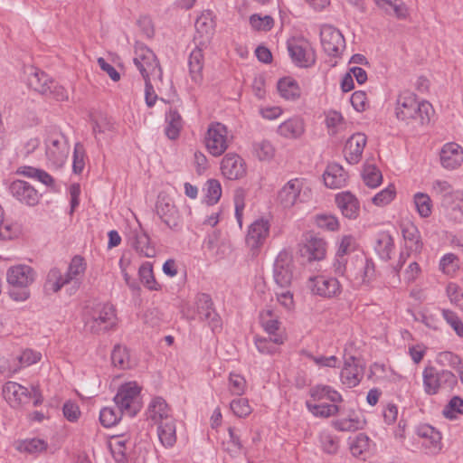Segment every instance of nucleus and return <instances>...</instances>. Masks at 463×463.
Listing matches in <instances>:
<instances>
[{
	"mask_svg": "<svg viewBox=\"0 0 463 463\" xmlns=\"http://www.w3.org/2000/svg\"><path fill=\"white\" fill-rule=\"evenodd\" d=\"M431 105L428 101L419 102L416 95L409 90L402 91L396 100L395 115L399 120H419L420 124L430 121Z\"/></svg>",
	"mask_w": 463,
	"mask_h": 463,
	"instance_id": "obj_1",
	"label": "nucleus"
},
{
	"mask_svg": "<svg viewBox=\"0 0 463 463\" xmlns=\"http://www.w3.org/2000/svg\"><path fill=\"white\" fill-rule=\"evenodd\" d=\"M423 389L428 395L449 393L458 385V377L449 370L427 366L422 372Z\"/></svg>",
	"mask_w": 463,
	"mask_h": 463,
	"instance_id": "obj_2",
	"label": "nucleus"
},
{
	"mask_svg": "<svg viewBox=\"0 0 463 463\" xmlns=\"http://www.w3.org/2000/svg\"><path fill=\"white\" fill-rule=\"evenodd\" d=\"M116 326V310L109 304L98 306L84 316L85 330L91 334L99 335L113 330Z\"/></svg>",
	"mask_w": 463,
	"mask_h": 463,
	"instance_id": "obj_3",
	"label": "nucleus"
},
{
	"mask_svg": "<svg viewBox=\"0 0 463 463\" xmlns=\"http://www.w3.org/2000/svg\"><path fill=\"white\" fill-rule=\"evenodd\" d=\"M311 198V189L302 178L288 181L278 192L277 201L285 209L303 203Z\"/></svg>",
	"mask_w": 463,
	"mask_h": 463,
	"instance_id": "obj_4",
	"label": "nucleus"
},
{
	"mask_svg": "<svg viewBox=\"0 0 463 463\" xmlns=\"http://www.w3.org/2000/svg\"><path fill=\"white\" fill-rule=\"evenodd\" d=\"M133 61L144 80L153 79L154 80L162 81V69L156 54L149 48L144 45H137Z\"/></svg>",
	"mask_w": 463,
	"mask_h": 463,
	"instance_id": "obj_5",
	"label": "nucleus"
},
{
	"mask_svg": "<svg viewBox=\"0 0 463 463\" xmlns=\"http://www.w3.org/2000/svg\"><path fill=\"white\" fill-rule=\"evenodd\" d=\"M140 391L141 388L136 382H128L119 387L114 402L121 412L132 417L140 411Z\"/></svg>",
	"mask_w": 463,
	"mask_h": 463,
	"instance_id": "obj_6",
	"label": "nucleus"
},
{
	"mask_svg": "<svg viewBox=\"0 0 463 463\" xmlns=\"http://www.w3.org/2000/svg\"><path fill=\"white\" fill-rule=\"evenodd\" d=\"M70 154V144L67 137L60 132H53L45 140V155L47 160L55 167L62 166Z\"/></svg>",
	"mask_w": 463,
	"mask_h": 463,
	"instance_id": "obj_7",
	"label": "nucleus"
},
{
	"mask_svg": "<svg viewBox=\"0 0 463 463\" xmlns=\"http://www.w3.org/2000/svg\"><path fill=\"white\" fill-rule=\"evenodd\" d=\"M292 61L298 67L308 68L315 64L316 54L310 43L304 38H291L287 43Z\"/></svg>",
	"mask_w": 463,
	"mask_h": 463,
	"instance_id": "obj_8",
	"label": "nucleus"
},
{
	"mask_svg": "<svg viewBox=\"0 0 463 463\" xmlns=\"http://www.w3.org/2000/svg\"><path fill=\"white\" fill-rule=\"evenodd\" d=\"M205 146L213 156H222L229 147L228 129L222 123H212L205 136Z\"/></svg>",
	"mask_w": 463,
	"mask_h": 463,
	"instance_id": "obj_9",
	"label": "nucleus"
},
{
	"mask_svg": "<svg viewBox=\"0 0 463 463\" xmlns=\"http://www.w3.org/2000/svg\"><path fill=\"white\" fill-rule=\"evenodd\" d=\"M308 288L313 294L323 298H335L341 294L342 286L336 278L315 276L308 279Z\"/></svg>",
	"mask_w": 463,
	"mask_h": 463,
	"instance_id": "obj_10",
	"label": "nucleus"
},
{
	"mask_svg": "<svg viewBox=\"0 0 463 463\" xmlns=\"http://www.w3.org/2000/svg\"><path fill=\"white\" fill-rule=\"evenodd\" d=\"M273 278L276 284L281 288H289L293 279V260L287 252H280L274 263Z\"/></svg>",
	"mask_w": 463,
	"mask_h": 463,
	"instance_id": "obj_11",
	"label": "nucleus"
},
{
	"mask_svg": "<svg viewBox=\"0 0 463 463\" xmlns=\"http://www.w3.org/2000/svg\"><path fill=\"white\" fill-rule=\"evenodd\" d=\"M195 308L198 318L202 321H207L213 331L221 327V318L216 313L209 295L205 293L198 294L195 299Z\"/></svg>",
	"mask_w": 463,
	"mask_h": 463,
	"instance_id": "obj_12",
	"label": "nucleus"
},
{
	"mask_svg": "<svg viewBox=\"0 0 463 463\" xmlns=\"http://www.w3.org/2000/svg\"><path fill=\"white\" fill-rule=\"evenodd\" d=\"M320 38L322 47L328 55L338 56L345 48V39L341 32L333 26L321 28Z\"/></svg>",
	"mask_w": 463,
	"mask_h": 463,
	"instance_id": "obj_13",
	"label": "nucleus"
},
{
	"mask_svg": "<svg viewBox=\"0 0 463 463\" xmlns=\"http://www.w3.org/2000/svg\"><path fill=\"white\" fill-rule=\"evenodd\" d=\"M269 222L264 219H258L250 225L246 244L253 253L257 252L265 243L269 234Z\"/></svg>",
	"mask_w": 463,
	"mask_h": 463,
	"instance_id": "obj_14",
	"label": "nucleus"
},
{
	"mask_svg": "<svg viewBox=\"0 0 463 463\" xmlns=\"http://www.w3.org/2000/svg\"><path fill=\"white\" fill-rule=\"evenodd\" d=\"M417 435L422 439L421 446L428 455H438L442 449L441 434L432 426L420 425L417 428Z\"/></svg>",
	"mask_w": 463,
	"mask_h": 463,
	"instance_id": "obj_15",
	"label": "nucleus"
},
{
	"mask_svg": "<svg viewBox=\"0 0 463 463\" xmlns=\"http://www.w3.org/2000/svg\"><path fill=\"white\" fill-rule=\"evenodd\" d=\"M9 192L17 201L29 206L38 203L40 194L28 182L14 180L9 185Z\"/></svg>",
	"mask_w": 463,
	"mask_h": 463,
	"instance_id": "obj_16",
	"label": "nucleus"
},
{
	"mask_svg": "<svg viewBox=\"0 0 463 463\" xmlns=\"http://www.w3.org/2000/svg\"><path fill=\"white\" fill-rule=\"evenodd\" d=\"M6 279L11 287L29 288L35 279V271L28 265H15L8 269Z\"/></svg>",
	"mask_w": 463,
	"mask_h": 463,
	"instance_id": "obj_17",
	"label": "nucleus"
},
{
	"mask_svg": "<svg viewBox=\"0 0 463 463\" xmlns=\"http://www.w3.org/2000/svg\"><path fill=\"white\" fill-rule=\"evenodd\" d=\"M109 448L117 463H128L131 460L133 442L128 436H112L109 440Z\"/></svg>",
	"mask_w": 463,
	"mask_h": 463,
	"instance_id": "obj_18",
	"label": "nucleus"
},
{
	"mask_svg": "<svg viewBox=\"0 0 463 463\" xmlns=\"http://www.w3.org/2000/svg\"><path fill=\"white\" fill-rule=\"evenodd\" d=\"M221 171L230 180L240 179L246 174L245 162L239 155L228 153L222 160Z\"/></svg>",
	"mask_w": 463,
	"mask_h": 463,
	"instance_id": "obj_19",
	"label": "nucleus"
},
{
	"mask_svg": "<svg viewBox=\"0 0 463 463\" xmlns=\"http://www.w3.org/2000/svg\"><path fill=\"white\" fill-rule=\"evenodd\" d=\"M156 213L170 229H175L180 223L178 210L167 197H159L156 203Z\"/></svg>",
	"mask_w": 463,
	"mask_h": 463,
	"instance_id": "obj_20",
	"label": "nucleus"
},
{
	"mask_svg": "<svg viewBox=\"0 0 463 463\" xmlns=\"http://www.w3.org/2000/svg\"><path fill=\"white\" fill-rule=\"evenodd\" d=\"M366 142L367 137L363 133H355L348 138L344 148V154L349 164L354 165L361 160Z\"/></svg>",
	"mask_w": 463,
	"mask_h": 463,
	"instance_id": "obj_21",
	"label": "nucleus"
},
{
	"mask_svg": "<svg viewBox=\"0 0 463 463\" xmlns=\"http://www.w3.org/2000/svg\"><path fill=\"white\" fill-rule=\"evenodd\" d=\"M441 165L449 170H453L463 163V149L454 142L445 144L440 151Z\"/></svg>",
	"mask_w": 463,
	"mask_h": 463,
	"instance_id": "obj_22",
	"label": "nucleus"
},
{
	"mask_svg": "<svg viewBox=\"0 0 463 463\" xmlns=\"http://www.w3.org/2000/svg\"><path fill=\"white\" fill-rule=\"evenodd\" d=\"M326 254V242L324 239L315 235H309L303 248L301 255L306 257L308 261L321 260Z\"/></svg>",
	"mask_w": 463,
	"mask_h": 463,
	"instance_id": "obj_23",
	"label": "nucleus"
},
{
	"mask_svg": "<svg viewBox=\"0 0 463 463\" xmlns=\"http://www.w3.org/2000/svg\"><path fill=\"white\" fill-rule=\"evenodd\" d=\"M147 418L153 421L154 424L175 420L170 407L162 397H155L152 399L147 409Z\"/></svg>",
	"mask_w": 463,
	"mask_h": 463,
	"instance_id": "obj_24",
	"label": "nucleus"
},
{
	"mask_svg": "<svg viewBox=\"0 0 463 463\" xmlns=\"http://www.w3.org/2000/svg\"><path fill=\"white\" fill-rule=\"evenodd\" d=\"M306 130L304 119L300 117H292L278 127V134L285 138L298 139Z\"/></svg>",
	"mask_w": 463,
	"mask_h": 463,
	"instance_id": "obj_25",
	"label": "nucleus"
},
{
	"mask_svg": "<svg viewBox=\"0 0 463 463\" xmlns=\"http://www.w3.org/2000/svg\"><path fill=\"white\" fill-rule=\"evenodd\" d=\"M362 374V369L359 368L355 358L354 356L346 358L340 373L342 383L348 388L354 387L359 384Z\"/></svg>",
	"mask_w": 463,
	"mask_h": 463,
	"instance_id": "obj_26",
	"label": "nucleus"
},
{
	"mask_svg": "<svg viewBox=\"0 0 463 463\" xmlns=\"http://www.w3.org/2000/svg\"><path fill=\"white\" fill-rule=\"evenodd\" d=\"M3 395L12 407H17L28 399V390L17 383L7 382L3 387Z\"/></svg>",
	"mask_w": 463,
	"mask_h": 463,
	"instance_id": "obj_27",
	"label": "nucleus"
},
{
	"mask_svg": "<svg viewBox=\"0 0 463 463\" xmlns=\"http://www.w3.org/2000/svg\"><path fill=\"white\" fill-rule=\"evenodd\" d=\"M325 184L332 189H339L345 185L347 174L338 164H331L324 173Z\"/></svg>",
	"mask_w": 463,
	"mask_h": 463,
	"instance_id": "obj_28",
	"label": "nucleus"
},
{
	"mask_svg": "<svg viewBox=\"0 0 463 463\" xmlns=\"http://www.w3.org/2000/svg\"><path fill=\"white\" fill-rule=\"evenodd\" d=\"M335 202L342 214L348 219H355L359 213V203L351 193H342L336 195Z\"/></svg>",
	"mask_w": 463,
	"mask_h": 463,
	"instance_id": "obj_29",
	"label": "nucleus"
},
{
	"mask_svg": "<svg viewBox=\"0 0 463 463\" xmlns=\"http://www.w3.org/2000/svg\"><path fill=\"white\" fill-rule=\"evenodd\" d=\"M401 229L406 247L411 251L420 252L423 243L418 227L414 223L407 222L402 224Z\"/></svg>",
	"mask_w": 463,
	"mask_h": 463,
	"instance_id": "obj_30",
	"label": "nucleus"
},
{
	"mask_svg": "<svg viewBox=\"0 0 463 463\" xmlns=\"http://www.w3.org/2000/svg\"><path fill=\"white\" fill-rule=\"evenodd\" d=\"M27 80L29 87L42 95H47L51 91L50 84H52V80L36 68H31Z\"/></svg>",
	"mask_w": 463,
	"mask_h": 463,
	"instance_id": "obj_31",
	"label": "nucleus"
},
{
	"mask_svg": "<svg viewBox=\"0 0 463 463\" xmlns=\"http://www.w3.org/2000/svg\"><path fill=\"white\" fill-rule=\"evenodd\" d=\"M196 33L199 35L201 40L199 44L203 45L207 43L212 35L214 33L215 23L211 17L210 14H203L195 21Z\"/></svg>",
	"mask_w": 463,
	"mask_h": 463,
	"instance_id": "obj_32",
	"label": "nucleus"
},
{
	"mask_svg": "<svg viewBox=\"0 0 463 463\" xmlns=\"http://www.w3.org/2000/svg\"><path fill=\"white\" fill-rule=\"evenodd\" d=\"M277 89L280 97L286 100H297L301 95V90L297 80L291 77L280 79L278 81Z\"/></svg>",
	"mask_w": 463,
	"mask_h": 463,
	"instance_id": "obj_33",
	"label": "nucleus"
},
{
	"mask_svg": "<svg viewBox=\"0 0 463 463\" xmlns=\"http://www.w3.org/2000/svg\"><path fill=\"white\" fill-rule=\"evenodd\" d=\"M87 269L85 260L80 256H74L69 266L67 271L64 273L70 283H74L79 287Z\"/></svg>",
	"mask_w": 463,
	"mask_h": 463,
	"instance_id": "obj_34",
	"label": "nucleus"
},
{
	"mask_svg": "<svg viewBox=\"0 0 463 463\" xmlns=\"http://www.w3.org/2000/svg\"><path fill=\"white\" fill-rule=\"evenodd\" d=\"M312 402H321L328 400L333 403H338L343 401L341 394L328 385H316L309 391Z\"/></svg>",
	"mask_w": 463,
	"mask_h": 463,
	"instance_id": "obj_35",
	"label": "nucleus"
},
{
	"mask_svg": "<svg viewBox=\"0 0 463 463\" xmlns=\"http://www.w3.org/2000/svg\"><path fill=\"white\" fill-rule=\"evenodd\" d=\"M285 341L284 334H278L273 335H269L267 337H255V345L258 351L261 354H273L278 351V345H280Z\"/></svg>",
	"mask_w": 463,
	"mask_h": 463,
	"instance_id": "obj_36",
	"label": "nucleus"
},
{
	"mask_svg": "<svg viewBox=\"0 0 463 463\" xmlns=\"http://www.w3.org/2000/svg\"><path fill=\"white\" fill-rule=\"evenodd\" d=\"M190 76L195 83L203 80V54L200 47H195L190 53L189 61Z\"/></svg>",
	"mask_w": 463,
	"mask_h": 463,
	"instance_id": "obj_37",
	"label": "nucleus"
},
{
	"mask_svg": "<svg viewBox=\"0 0 463 463\" xmlns=\"http://www.w3.org/2000/svg\"><path fill=\"white\" fill-rule=\"evenodd\" d=\"M157 426V436L165 447H172L176 441L175 420L161 421L156 423Z\"/></svg>",
	"mask_w": 463,
	"mask_h": 463,
	"instance_id": "obj_38",
	"label": "nucleus"
},
{
	"mask_svg": "<svg viewBox=\"0 0 463 463\" xmlns=\"http://www.w3.org/2000/svg\"><path fill=\"white\" fill-rule=\"evenodd\" d=\"M16 173L25 177L35 179L46 186H53L54 179L46 171L30 165L20 166Z\"/></svg>",
	"mask_w": 463,
	"mask_h": 463,
	"instance_id": "obj_39",
	"label": "nucleus"
},
{
	"mask_svg": "<svg viewBox=\"0 0 463 463\" xmlns=\"http://www.w3.org/2000/svg\"><path fill=\"white\" fill-rule=\"evenodd\" d=\"M260 322L265 332L269 335L283 334L280 330L279 317L271 309H266L260 313Z\"/></svg>",
	"mask_w": 463,
	"mask_h": 463,
	"instance_id": "obj_40",
	"label": "nucleus"
},
{
	"mask_svg": "<svg viewBox=\"0 0 463 463\" xmlns=\"http://www.w3.org/2000/svg\"><path fill=\"white\" fill-rule=\"evenodd\" d=\"M394 243L392 237L388 232H380L376 238L375 251L383 260H389L393 250Z\"/></svg>",
	"mask_w": 463,
	"mask_h": 463,
	"instance_id": "obj_41",
	"label": "nucleus"
},
{
	"mask_svg": "<svg viewBox=\"0 0 463 463\" xmlns=\"http://www.w3.org/2000/svg\"><path fill=\"white\" fill-rule=\"evenodd\" d=\"M167 127L165 134L170 139H175L179 137L183 128V119L179 112L175 109H170L165 117Z\"/></svg>",
	"mask_w": 463,
	"mask_h": 463,
	"instance_id": "obj_42",
	"label": "nucleus"
},
{
	"mask_svg": "<svg viewBox=\"0 0 463 463\" xmlns=\"http://www.w3.org/2000/svg\"><path fill=\"white\" fill-rule=\"evenodd\" d=\"M316 402L307 401V410L315 416L320 418H328L335 416L339 412V406L336 403H315Z\"/></svg>",
	"mask_w": 463,
	"mask_h": 463,
	"instance_id": "obj_43",
	"label": "nucleus"
},
{
	"mask_svg": "<svg viewBox=\"0 0 463 463\" xmlns=\"http://www.w3.org/2000/svg\"><path fill=\"white\" fill-rule=\"evenodd\" d=\"M374 2L387 14L392 10L398 19H405L408 16V9L402 0H374Z\"/></svg>",
	"mask_w": 463,
	"mask_h": 463,
	"instance_id": "obj_44",
	"label": "nucleus"
},
{
	"mask_svg": "<svg viewBox=\"0 0 463 463\" xmlns=\"http://www.w3.org/2000/svg\"><path fill=\"white\" fill-rule=\"evenodd\" d=\"M68 284H70L69 279L59 269L53 268L50 269L45 282V288L47 290L56 293L60 291L63 286Z\"/></svg>",
	"mask_w": 463,
	"mask_h": 463,
	"instance_id": "obj_45",
	"label": "nucleus"
},
{
	"mask_svg": "<svg viewBox=\"0 0 463 463\" xmlns=\"http://www.w3.org/2000/svg\"><path fill=\"white\" fill-rule=\"evenodd\" d=\"M431 193L437 196L442 197L441 203L447 209L449 203H446V200L448 198L454 200L455 194L458 192H453L452 186L448 181L435 180L431 185Z\"/></svg>",
	"mask_w": 463,
	"mask_h": 463,
	"instance_id": "obj_46",
	"label": "nucleus"
},
{
	"mask_svg": "<svg viewBox=\"0 0 463 463\" xmlns=\"http://www.w3.org/2000/svg\"><path fill=\"white\" fill-rule=\"evenodd\" d=\"M133 244L136 250L146 258H153L156 254V248L151 244L148 235L145 232H137Z\"/></svg>",
	"mask_w": 463,
	"mask_h": 463,
	"instance_id": "obj_47",
	"label": "nucleus"
},
{
	"mask_svg": "<svg viewBox=\"0 0 463 463\" xmlns=\"http://www.w3.org/2000/svg\"><path fill=\"white\" fill-rule=\"evenodd\" d=\"M446 203H449L446 209L448 216L456 222H463V194H455V199L448 198Z\"/></svg>",
	"mask_w": 463,
	"mask_h": 463,
	"instance_id": "obj_48",
	"label": "nucleus"
},
{
	"mask_svg": "<svg viewBox=\"0 0 463 463\" xmlns=\"http://www.w3.org/2000/svg\"><path fill=\"white\" fill-rule=\"evenodd\" d=\"M326 126L330 136H335L345 130V123L341 113L331 110L326 115Z\"/></svg>",
	"mask_w": 463,
	"mask_h": 463,
	"instance_id": "obj_49",
	"label": "nucleus"
},
{
	"mask_svg": "<svg viewBox=\"0 0 463 463\" xmlns=\"http://www.w3.org/2000/svg\"><path fill=\"white\" fill-rule=\"evenodd\" d=\"M138 274L143 285L149 290H159L160 285L155 279L152 264L145 262L138 269Z\"/></svg>",
	"mask_w": 463,
	"mask_h": 463,
	"instance_id": "obj_50",
	"label": "nucleus"
},
{
	"mask_svg": "<svg viewBox=\"0 0 463 463\" xmlns=\"http://www.w3.org/2000/svg\"><path fill=\"white\" fill-rule=\"evenodd\" d=\"M229 438L222 442L223 449L232 456L238 455L242 450V444L239 430L233 427L228 429Z\"/></svg>",
	"mask_w": 463,
	"mask_h": 463,
	"instance_id": "obj_51",
	"label": "nucleus"
},
{
	"mask_svg": "<svg viewBox=\"0 0 463 463\" xmlns=\"http://www.w3.org/2000/svg\"><path fill=\"white\" fill-rule=\"evenodd\" d=\"M111 362L115 367L125 370L130 367V360L125 346L116 345L111 353Z\"/></svg>",
	"mask_w": 463,
	"mask_h": 463,
	"instance_id": "obj_52",
	"label": "nucleus"
},
{
	"mask_svg": "<svg viewBox=\"0 0 463 463\" xmlns=\"http://www.w3.org/2000/svg\"><path fill=\"white\" fill-rule=\"evenodd\" d=\"M413 202L419 215L427 218L431 214L432 203L430 197L425 193H417L413 196Z\"/></svg>",
	"mask_w": 463,
	"mask_h": 463,
	"instance_id": "obj_53",
	"label": "nucleus"
},
{
	"mask_svg": "<svg viewBox=\"0 0 463 463\" xmlns=\"http://www.w3.org/2000/svg\"><path fill=\"white\" fill-rule=\"evenodd\" d=\"M124 413L121 412L118 407H105L99 412V421L104 427L109 428L116 425Z\"/></svg>",
	"mask_w": 463,
	"mask_h": 463,
	"instance_id": "obj_54",
	"label": "nucleus"
},
{
	"mask_svg": "<svg viewBox=\"0 0 463 463\" xmlns=\"http://www.w3.org/2000/svg\"><path fill=\"white\" fill-rule=\"evenodd\" d=\"M253 153L260 160L269 161L275 156V148L269 141L262 140L253 145Z\"/></svg>",
	"mask_w": 463,
	"mask_h": 463,
	"instance_id": "obj_55",
	"label": "nucleus"
},
{
	"mask_svg": "<svg viewBox=\"0 0 463 463\" xmlns=\"http://www.w3.org/2000/svg\"><path fill=\"white\" fill-rule=\"evenodd\" d=\"M222 196V186L218 180L210 179L205 184V201L213 205L218 203Z\"/></svg>",
	"mask_w": 463,
	"mask_h": 463,
	"instance_id": "obj_56",
	"label": "nucleus"
},
{
	"mask_svg": "<svg viewBox=\"0 0 463 463\" xmlns=\"http://www.w3.org/2000/svg\"><path fill=\"white\" fill-rule=\"evenodd\" d=\"M443 415L445 418L454 420L458 415L463 414V399L459 396H454L450 399L449 403L444 407Z\"/></svg>",
	"mask_w": 463,
	"mask_h": 463,
	"instance_id": "obj_57",
	"label": "nucleus"
},
{
	"mask_svg": "<svg viewBox=\"0 0 463 463\" xmlns=\"http://www.w3.org/2000/svg\"><path fill=\"white\" fill-rule=\"evenodd\" d=\"M436 363L443 367L458 369L461 364V358L450 351H443L437 354Z\"/></svg>",
	"mask_w": 463,
	"mask_h": 463,
	"instance_id": "obj_58",
	"label": "nucleus"
},
{
	"mask_svg": "<svg viewBox=\"0 0 463 463\" xmlns=\"http://www.w3.org/2000/svg\"><path fill=\"white\" fill-rule=\"evenodd\" d=\"M333 426L339 431H355L362 428L363 422L357 417H349L334 420Z\"/></svg>",
	"mask_w": 463,
	"mask_h": 463,
	"instance_id": "obj_59",
	"label": "nucleus"
},
{
	"mask_svg": "<svg viewBox=\"0 0 463 463\" xmlns=\"http://www.w3.org/2000/svg\"><path fill=\"white\" fill-rule=\"evenodd\" d=\"M86 151L84 146L77 142L73 150L72 170L75 174H81L85 167Z\"/></svg>",
	"mask_w": 463,
	"mask_h": 463,
	"instance_id": "obj_60",
	"label": "nucleus"
},
{
	"mask_svg": "<svg viewBox=\"0 0 463 463\" xmlns=\"http://www.w3.org/2000/svg\"><path fill=\"white\" fill-rule=\"evenodd\" d=\"M371 448V439L364 433H359L352 442L350 449L354 456L359 457Z\"/></svg>",
	"mask_w": 463,
	"mask_h": 463,
	"instance_id": "obj_61",
	"label": "nucleus"
},
{
	"mask_svg": "<svg viewBox=\"0 0 463 463\" xmlns=\"http://www.w3.org/2000/svg\"><path fill=\"white\" fill-rule=\"evenodd\" d=\"M365 184L371 188L378 186L383 180L381 172L374 165H367L363 171Z\"/></svg>",
	"mask_w": 463,
	"mask_h": 463,
	"instance_id": "obj_62",
	"label": "nucleus"
},
{
	"mask_svg": "<svg viewBox=\"0 0 463 463\" xmlns=\"http://www.w3.org/2000/svg\"><path fill=\"white\" fill-rule=\"evenodd\" d=\"M247 388V383L241 374L232 373L229 376V391L232 395H242Z\"/></svg>",
	"mask_w": 463,
	"mask_h": 463,
	"instance_id": "obj_63",
	"label": "nucleus"
},
{
	"mask_svg": "<svg viewBox=\"0 0 463 463\" xmlns=\"http://www.w3.org/2000/svg\"><path fill=\"white\" fill-rule=\"evenodd\" d=\"M442 317L446 322L451 326L455 333L459 336L463 337V322L459 317L449 309L442 310Z\"/></svg>",
	"mask_w": 463,
	"mask_h": 463,
	"instance_id": "obj_64",
	"label": "nucleus"
}]
</instances>
